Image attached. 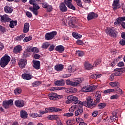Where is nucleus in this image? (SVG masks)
Instances as JSON below:
<instances>
[{"mask_svg": "<svg viewBox=\"0 0 125 125\" xmlns=\"http://www.w3.org/2000/svg\"><path fill=\"white\" fill-rule=\"evenodd\" d=\"M21 76L23 80H27V81H29V80H31L32 79V76L27 73L22 74Z\"/></svg>", "mask_w": 125, "mask_h": 125, "instance_id": "obj_29", "label": "nucleus"}, {"mask_svg": "<svg viewBox=\"0 0 125 125\" xmlns=\"http://www.w3.org/2000/svg\"><path fill=\"white\" fill-rule=\"evenodd\" d=\"M75 23H76V20L75 19H71L68 22V25L71 28L75 27Z\"/></svg>", "mask_w": 125, "mask_h": 125, "instance_id": "obj_28", "label": "nucleus"}, {"mask_svg": "<svg viewBox=\"0 0 125 125\" xmlns=\"http://www.w3.org/2000/svg\"><path fill=\"white\" fill-rule=\"evenodd\" d=\"M77 89L75 88H71L69 89V93H75L76 92H77Z\"/></svg>", "mask_w": 125, "mask_h": 125, "instance_id": "obj_52", "label": "nucleus"}, {"mask_svg": "<svg viewBox=\"0 0 125 125\" xmlns=\"http://www.w3.org/2000/svg\"><path fill=\"white\" fill-rule=\"evenodd\" d=\"M63 69L64 65L62 64H59L55 66V70H56V71H59V72H61V71H62V70H63Z\"/></svg>", "mask_w": 125, "mask_h": 125, "instance_id": "obj_25", "label": "nucleus"}, {"mask_svg": "<svg viewBox=\"0 0 125 125\" xmlns=\"http://www.w3.org/2000/svg\"><path fill=\"white\" fill-rule=\"evenodd\" d=\"M14 92L16 95L21 94V93H22V89H21L20 87H17L14 90Z\"/></svg>", "mask_w": 125, "mask_h": 125, "instance_id": "obj_33", "label": "nucleus"}, {"mask_svg": "<svg viewBox=\"0 0 125 125\" xmlns=\"http://www.w3.org/2000/svg\"><path fill=\"white\" fill-rule=\"evenodd\" d=\"M76 54L79 57H83L84 55V52L82 51L78 50L76 51Z\"/></svg>", "mask_w": 125, "mask_h": 125, "instance_id": "obj_37", "label": "nucleus"}, {"mask_svg": "<svg viewBox=\"0 0 125 125\" xmlns=\"http://www.w3.org/2000/svg\"><path fill=\"white\" fill-rule=\"evenodd\" d=\"M84 67L86 70H91L93 66H92V65L90 64L88 62H85V63L84 64Z\"/></svg>", "mask_w": 125, "mask_h": 125, "instance_id": "obj_34", "label": "nucleus"}, {"mask_svg": "<svg viewBox=\"0 0 125 125\" xmlns=\"http://www.w3.org/2000/svg\"><path fill=\"white\" fill-rule=\"evenodd\" d=\"M95 89V88L94 87V85H91V86H87L86 88V92H90L91 91H93Z\"/></svg>", "mask_w": 125, "mask_h": 125, "instance_id": "obj_38", "label": "nucleus"}, {"mask_svg": "<svg viewBox=\"0 0 125 125\" xmlns=\"http://www.w3.org/2000/svg\"><path fill=\"white\" fill-rule=\"evenodd\" d=\"M21 51H22V46L20 45H17L14 48L13 52L16 54L20 53Z\"/></svg>", "mask_w": 125, "mask_h": 125, "instance_id": "obj_18", "label": "nucleus"}, {"mask_svg": "<svg viewBox=\"0 0 125 125\" xmlns=\"http://www.w3.org/2000/svg\"><path fill=\"white\" fill-rule=\"evenodd\" d=\"M11 58L10 57L8 56L7 54H6L3 56L0 60V66L2 68H5L6 67L7 65H8V63L10 62Z\"/></svg>", "mask_w": 125, "mask_h": 125, "instance_id": "obj_2", "label": "nucleus"}, {"mask_svg": "<svg viewBox=\"0 0 125 125\" xmlns=\"http://www.w3.org/2000/svg\"><path fill=\"white\" fill-rule=\"evenodd\" d=\"M19 66L21 69L25 68L27 65V60L26 59H21L18 62Z\"/></svg>", "mask_w": 125, "mask_h": 125, "instance_id": "obj_11", "label": "nucleus"}, {"mask_svg": "<svg viewBox=\"0 0 125 125\" xmlns=\"http://www.w3.org/2000/svg\"><path fill=\"white\" fill-rule=\"evenodd\" d=\"M34 58L35 59H40V58H41V55L38 54H35L34 55Z\"/></svg>", "mask_w": 125, "mask_h": 125, "instance_id": "obj_62", "label": "nucleus"}, {"mask_svg": "<svg viewBox=\"0 0 125 125\" xmlns=\"http://www.w3.org/2000/svg\"><path fill=\"white\" fill-rule=\"evenodd\" d=\"M57 115H50L48 117L49 120H55Z\"/></svg>", "mask_w": 125, "mask_h": 125, "instance_id": "obj_56", "label": "nucleus"}, {"mask_svg": "<svg viewBox=\"0 0 125 125\" xmlns=\"http://www.w3.org/2000/svg\"><path fill=\"white\" fill-rule=\"evenodd\" d=\"M49 45H50V44L48 43V42H46L42 44V48L46 49L49 46Z\"/></svg>", "mask_w": 125, "mask_h": 125, "instance_id": "obj_43", "label": "nucleus"}, {"mask_svg": "<svg viewBox=\"0 0 125 125\" xmlns=\"http://www.w3.org/2000/svg\"><path fill=\"white\" fill-rule=\"evenodd\" d=\"M93 102V99H91V97L89 96L86 98V102H81L79 104L82 105V106H85V107H88V108H90L92 109V108L95 107L96 106V103L94 101V103L92 104Z\"/></svg>", "mask_w": 125, "mask_h": 125, "instance_id": "obj_1", "label": "nucleus"}, {"mask_svg": "<svg viewBox=\"0 0 125 125\" xmlns=\"http://www.w3.org/2000/svg\"><path fill=\"white\" fill-rule=\"evenodd\" d=\"M27 51L28 52H39V49L37 47H33L32 48V47L29 46L27 48Z\"/></svg>", "mask_w": 125, "mask_h": 125, "instance_id": "obj_24", "label": "nucleus"}, {"mask_svg": "<svg viewBox=\"0 0 125 125\" xmlns=\"http://www.w3.org/2000/svg\"><path fill=\"white\" fill-rule=\"evenodd\" d=\"M13 105V100L10 99L8 101H4L2 102V106L4 109H9L10 106Z\"/></svg>", "mask_w": 125, "mask_h": 125, "instance_id": "obj_7", "label": "nucleus"}, {"mask_svg": "<svg viewBox=\"0 0 125 125\" xmlns=\"http://www.w3.org/2000/svg\"><path fill=\"white\" fill-rule=\"evenodd\" d=\"M83 78H76L74 80V82H72V86H77L78 84H79V83H83Z\"/></svg>", "mask_w": 125, "mask_h": 125, "instance_id": "obj_16", "label": "nucleus"}, {"mask_svg": "<svg viewBox=\"0 0 125 125\" xmlns=\"http://www.w3.org/2000/svg\"><path fill=\"white\" fill-rule=\"evenodd\" d=\"M34 7L35 9H36V10L40 9V6L38 5V4H33V7H32V9H34Z\"/></svg>", "mask_w": 125, "mask_h": 125, "instance_id": "obj_54", "label": "nucleus"}, {"mask_svg": "<svg viewBox=\"0 0 125 125\" xmlns=\"http://www.w3.org/2000/svg\"><path fill=\"white\" fill-rule=\"evenodd\" d=\"M56 35H57V32L56 31L47 33L45 35V39L46 41H51Z\"/></svg>", "mask_w": 125, "mask_h": 125, "instance_id": "obj_5", "label": "nucleus"}, {"mask_svg": "<svg viewBox=\"0 0 125 125\" xmlns=\"http://www.w3.org/2000/svg\"><path fill=\"white\" fill-rule=\"evenodd\" d=\"M120 0H114L112 3V8L113 10L116 11L120 8Z\"/></svg>", "mask_w": 125, "mask_h": 125, "instance_id": "obj_14", "label": "nucleus"}, {"mask_svg": "<svg viewBox=\"0 0 125 125\" xmlns=\"http://www.w3.org/2000/svg\"><path fill=\"white\" fill-rule=\"evenodd\" d=\"M30 29V24L29 23H25L24 24L23 32V33H28Z\"/></svg>", "mask_w": 125, "mask_h": 125, "instance_id": "obj_27", "label": "nucleus"}, {"mask_svg": "<svg viewBox=\"0 0 125 125\" xmlns=\"http://www.w3.org/2000/svg\"><path fill=\"white\" fill-rule=\"evenodd\" d=\"M0 32L3 33H6V29H5V27L0 25Z\"/></svg>", "mask_w": 125, "mask_h": 125, "instance_id": "obj_48", "label": "nucleus"}, {"mask_svg": "<svg viewBox=\"0 0 125 125\" xmlns=\"http://www.w3.org/2000/svg\"><path fill=\"white\" fill-rule=\"evenodd\" d=\"M47 12H51L53 10V7L52 5H49L46 8Z\"/></svg>", "mask_w": 125, "mask_h": 125, "instance_id": "obj_47", "label": "nucleus"}, {"mask_svg": "<svg viewBox=\"0 0 125 125\" xmlns=\"http://www.w3.org/2000/svg\"><path fill=\"white\" fill-rule=\"evenodd\" d=\"M26 37V34H23L21 35H20V36H18L15 38V40L16 41H22V40H23V39Z\"/></svg>", "mask_w": 125, "mask_h": 125, "instance_id": "obj_39", "label": "nucleus"}, {"mask_svg": "<svg viewBox=\"0 0 125 125\" xmlns=\"http://www.w3.org/2000/svg\"><path fill=\"white\" fill-rule=\"evenodd\" d=\"M26 15L27 17H28V18H31L32 16H33V15H32V13L29 11H27L26 12Z\"/></svg>", "mask_w": 125, "mask_h": 125, "instance_id": "obj_58", "label": "nucleus"}, {"mask_svg": "<svg viewBox=\"0 0 125 125\" xmlns=\"http://www.w3.org/2000/svg\"><path fill=\"white\" fill-rule=\"evenodd\" d=\"M66 83L67 85H72V82L69 80H67L66 81Z\"/></svg>", "mask_w": 125, "mask_h": 125, "instance_id": "obj_63", "label": "nucleus"}, {"mask_svg": "<svg viewBox=\"0 0 125 125\" xmlns=\"http://www.w3.org/2000/svg\"><path fill=\"white\" fill-rule=\"evenodd\" d=\"M33 67L36 70H40L41 68V62L39 61H33Z\"/></svg>", "mask_w": 125, "mask_h": 125, "instance_id": "obj_21", "label": "nucleus"}, {"mask_svg": "<svg viewBox=\"0 0 125 125\" xmlns=\"http://www.w3.org/2000/svg\"><path fill=\"white\" fill-rule=\"evenodd\" d=\"M32 40H33V37L32 36L26 37L23 39V42H30V41H32Z\"/></svg>", "mask_w": 125, "mask_h": 125, "instance_id": "obj_45", "label": "nucleus"}, {"mask_svg": "<svg viewBox=\"0 0 125 125\" xmlns=\"http://www.w3.org/2000/svg\"><path fill=\"white\" fill-rule=\"evenodd\" d=\"M77 108L78 109L75 112V116H76V117L79 116V115H80V113L82 114L83 112V106L81 104H78L77 105ZM79 112L80 113H79Z\"/></svg>", "mask_w": 125, "mask_h": 125, "instance_id": "obj_10", "label": "nucleus"}, {"mask_svg": "<svg viewBox=\"0 0 125 125\" xmlns=\"http://www.w3.org/2000/svg\"><path fill=\"white\" fill-rule=\"evenodd\" d=\"M29 10H30V11H32L33 14H34V15H36V16H37V15L39 14V12L38 11V10L35 9V7H34L33 9L32 8V6L30 7Z\"/></svg>", "mask_w": 125, "mask_h": 125, "instance_id": "obj_40", "label": "nucleus"}, {"mask_svg": "<svg viewBox=\"0 0 125 125\" xmlns=\"http://www.w3.org/2000/svg\"><path fill=\"white\" fill-rule=\"evenodd\" d=\"M21 118V119H27L28 118V113L25 110H21L20 112Z\"/></svg>", "mask_w": 125, "mask_h": 125, "instance_id": "obj_26", "label": "nucleus"}, {"mask_svg": "<svg viewBox=\"0 0 125 125\" xmlns=\"http://www.w3.org/2000/svg\"><path fill=\"white\" fill-rule=\"evenodd\" d=\"M72 36L73 38H75V39H81L82 37H83L82 35L76 32H73Z\"/></svg>", "mask_w": 125, "mask_h": 125, "instance_id": "obj_36", "label": "nucleus"}, {"mask_svg": "<svg viewBox=\"0 0 125 125\" xmlns=\"http://www.w3.org/2000/svg\"><path fill=\"white\" fill-rule=\"evenodd\" d=\"M54 84L58 86H63L65 85V81L63 79L58 80L54 82Z\"/></svg>", "mask_w": 125, "mask_h": 125, "instance_id": "obj_20", "label": "nucleus"}, {"mask_svg": "<svg viewBox=\"0 0 125 125\" xmlns=\"http://www.w3.org/2000/svg\"><path fill=\"white\" fill-rule=\"evenodd\" d=\"M31 117L32 118H38V117H40V115H39L38 113H33L31 114Z\"/></svg>", "mask_w": 125, "mask_h": 125, "instance_id": "obj_61", "label": "nucleus"}, {"mask_svg": "<svg viewBox=\"0 0 125 125\" xmlns=\"http://www.w3.org/2000/svg\"><path fill=\"white\" fill-rule=\"evenodd\" d=\"M60 9L62 12H66V11H68V8L66 6V5L64 3H62L60 5Z\"/></svg>", "mask_w": 125, "mask_h": 125, "instance_id": "obj_23", "label": "nucleus"}, {"mask_svg": "<svg viewBox=\"0 0 125 125\" xmlns=\"http://www.w3.org/2000/svg\"><path fill=\"white\" fill-rule=\"evenodd\" d=\"M4 11L6 13H12L13 9L8 6H6L4 8Z\"/></svg>", "mask_w": 125, "mask_h": 125, "instance_id": "obj_30", "label": "nucleus"}, {"mask_svg": "<svg viewBox=\"0 0 125 125\" xmlns=\"http://www.w3.org/2000/svg\"><path fill=\"white\" fill-rule=\"evenodd\" d=\"M114 71L116 72L113 74L115 76H121L123 74V68H115Z\"/></svg>", "mask_w": 125, "mask_h": 125, "instance_id": "obj_19", "label": "nucleus"}, {"mask_svg": "<svg viewBox=\"0 0 125 125\" xmlns=\"http://www.w3.org/2000/svg\"><path fill=\"white\" fill-rule=\"evenodd\" d=\"M109 85L112 87H120V83L118 82H110Z\"/></svg>", "mask_w": 125, "mask_h": 125, "instance_id": "obj_31", "label": "nucleus"}, {"mask_svg": "<svg viewBox=\"0 0 125 125\" xmlns=\"http://www.w3.org/2000/svg\"><path fill=\"white\" fill-rule=\"evenodd\" d=\"M40 84H42V81H36L32 83V86L34 87L39 86Z\"/></svg>", "mask_w": 125, "mask_h": 125, "instance_id": "obj_41", "label": "nucleus"}, {"mask_svg": "<svg viewBox=\"0 0 125 125\" xmlns=\"http://www.w3.org/2000/svg\"><path fill=\"white\" fill-rule=\"evenodd\" d=\"M97 106L98 109H104V108L106 107V104L104 103H100Z\"/></svg>", "mask_w": 125, "mask_h": 125, "instance_id": "obj_42", "label": "nucleus"}, {"mask_svg": "<svg viewBox=\"0 0 125 125\" xmlns=\"http://www.w3.org/2000/svg\"><path fill=\"white\" fill-rule=\"evenodd\" d=\"M115 92L117 94H120V95L124 94V91H123V90L120 88L119 87H117V88H115Z\"/></svg>", "mask_w": 125, "mask_h": 125, "instance_id": "obj_35", "label": "nucleus"}, {"mask_svg": "<svg viewBox=\"0 0 125 125\" xmlns=\"http://www.w3.org/2000/svg\"><path fill=\"white\" fill-rule=\"evenodd\" d=\"M100 62H101V60H100V59H99L96 60V61L94 62L93 64V67H95V66H97V65H98V64H99Z\"/></svg>", "mask_w": 125, "mask_h": 125, "instance_id": "obj_49", "label": "nucleus"}, {"mask_svg": "<svg viewBox=\"0 0 125 125\" xmlns=\"http://www.w3.org/2000/svg\"><path fill=\"white\" fill-rule=\"evenodd\" d=\"M114 91H115V89H108L105 90L104 93V94H108L109 93H111V92H114Z\"/></svg>", "mask_w": 125, "mask_h": 125, "instance_id": "obj_46", "label": "nucleus"}, {"mask_svg": "<svg viewBox=\"0 0 125 125\" xmlns=\"http://www.w3.org/2000/svg\"><path fill=\"white\" fill-rule=\"evenodd\" d=\"M45 113H48V112H61L62 111V109L58 108L57 107H49V108H46L45 109Z\"/></svg>", "mask_w": 125, "mask_h": 125, "instance_id": "obj_9", "label": "nucleus"}, {"mask_svg": "<svg viewBox=\"0 0 125 125\" xmlns=\"http://www.w3.org/2000/svg\"><path fill=\"white\" fill-rule=\"evenodd\" d=\"M10 24L9 26L11 29H13L14 28V26H16L17 25V21H10Z\"/></svg>", "mask_w": 125, "mask_h": 125, "instance_id": "obj_32", "label": "nucleus"}, {"mask_svg": "<svg viewBox=\"0 0 125 125\" xmlns=\"http://www.w3.org/2000/svg\"><path fill=\"white\" fill-rule=\"evenodd\" d=\"M29 56H30L29 55L28 52L24 51L22 55V57H23V58H27V57H29Z\"/></svg>", "mask_w": 125, "mask_h": 125, "instance_id": "obj_53", "label": "nucleus"}, {"mask_svg": "<svg viewBox=\"0 0 125 125\" xmlns=\"http://www.w3.org/2000/svg\"><path fill=\"white\" fill-rule=\"evenodd\" d=\"M117 66H118V67H124V66H125V63H124V62H119L117 64Z\"/></svg>", "mask_w": 125, "mask_h": 125, "instance_id": "obj_60", "label": "nucleus"}, {"mask_svg": "<svg viewBox=\"0 0 125 125\" xmlns=\"http://www.w3.org/2000/svg\"><path fill=\"white\" fill-rule=\"evenodd\" d=\"M68 8H70V9H72V10H76V7L72 4V3H70L69 4H67L66 5Z\"/></svg>", "mask_w": 125, "mask_h": 125, "instance_id": "obj_44", "label": "nucleus"}, {"mask_svg": "<svg viewBox=\"0 0 125 125\" xmlns=\"http://www.w3.org/2000/svg\"><path fill=\"white\" fill-rule=\"evenodd\" d=\"M0 21L3 23H6V22H9L11 21V19L8 17V16L6 15H4L0 18Z\"/></svg>", "mask_w": 125, "mask_h": 125, "instance_id": "obj_17", "label": "nucleus"}, {"mask_svg": "<svg viewBox=\"0 0 125 125\" xmlns=\"http://www.w3.org/2000/svg\"><path fill=\"white\" fill-rule=\"evenodd\" d=\"M119 97H120V96H119V95L118 94H115L114 95H112L110 97V99L111 100H113L114 99H118V98H119Z\"/></svg>", "mask_w": 125, "mask_h": 125, "instance_id": "obj_50", "label": "nucleus"}, {"mask_svg": "<svg viewBox=\"0 0 125 125\" xmlns=\"http://www.w3.org/2000/svg\"><path fill=\"white\" fill-rule=\"evenodd\" d=\"M67 100L66 101L65 103L66 104H71L72 102H74V104H80L82 103V101H79V98L73 95H69L67 97Z\"/></svg>", "mask_w": 125, "mask_h": 125, "instance_id": "obj_3", "label": "nucleus"}, {"mask_svg": "<svg viewBox=\"0 0 125 125\" xmlns=\"http://www.w3.org/2000/svg\"><path fill=\"white\" fill-rule=\"evenodd\" d=\"M119 43L121 45L124 46V45H125V40L124 39L120 40L119 42Z\"/></svg>", "mask_w": 125, "mask_h": 125, "instance_id": "obj_59", "label": "nucleus"}, {"mask_svg": "<svg viewBox=\"0 0 125 125\" xmlns=\"http://www.w3.org/2000/svg\"><path fill=\"white\" fill-rule=\"evenodd\" d=\"M67 70L69 73H72L73 71H74V68H73V66H72V65H69L67 67Z\"/></svg>", "mask_w": 125, "mask_h": 125, "instance_id": "obj_51", "label": "nucleus"}, {"mask_svg": "<svg viewBox=\"0 0 125 125\" xmlns=\"http://www.w3.org/2000/svg\"><path fill=\"white\" fill-rule=\"evenodd\" d=\"M66 125H73V120H68L66 122Z\"/></svg>", "mask_w": 125, "mask_h": 125, "instance_id": "obj_64", "label": "nucleus"}, {"mask_svg": "<svg viewBox=\"0 0 125 125\" xmlns=\"http://www.w3.org/2000/svg\"><path fill=\"white\" fill-rule=\"evenodd\" d=\"M49 4H48V3H47V2H43L42 3V7H43V8H47V7L48 6Z\"/></svg>", "mask_w": 125, "mask_h": 125, "instance_id": "obj_57", "label": "nucleus"}, {"mask_svg": "<svg viewBox=\"0 0 125 125\" xmlns=\"http://www.w3.org/2000/svg\"><path fill=\"white\" fill-rule=\"evenodd\" d=\"M96 97V100L94 101L95 103H96V105H97L98 103H100V99H101V98L102 97V96L101 95V92L98 91L96 93L95 95Z\"/></svg>", "mask_w": 125, "mask_h": 125, "instance_id": "obj_13", "label": "nucleus"}, {"mask_svg": "<svg viewBox=\"0 0 125 125\" xmlns=\"http://www.w3.org/2000/svg\"><path fill=\"white\" fill-rule=\"evenodd\" d=\"M116 30V28L114 27H107L106 30V33L111 36V37H113V38H116L117 37V34H118V32Z\"/></svg>", "mask_w": 125, "mask_h": 125, "instance_id": "obj_4", "label": "nucleus"}, {"mask_svg": "<svg viewBox=\"0 0 125 125\" xmlns=\"http://www.w3.org/2000/svg\"><path fill=\"white\" fill-rule=\"evenodd\" d=\"M125 16L119 17L116 19V21L114 22V25H118L120 26L122 23L125 22Z\"/></svg>", "mask_w": 125, "mask_h": 125, "instance_id": "obj_12", "label": "nucleus"}, {"mask_svg": "<svg viewBox=\"0 0 125 125\" xmlns=\"http://www.w3.org/2000/svg\"><path fill=\"white\" fill-rule=\"evenodd\" d=\"M55 50L56 51H58L59 53H62L64 52L65 47H64L62 45H60L56 47Z\"/></svg>", "mask_w": 125, "mask_h": 125, "instance_id": "obj_22", "label": "nucleus"}, {"mask_svg": "<svg viewBox=\"0 0 125 125\" xmlns=\"http://www.w3.org/2000/svg\"><path fill=\"white\" fill-rule=\"evenodd\" d=\"M48 96L50 100H57V99H61V98H63L62 95H58L56 93H50L48 94Z\"/></svg>", "mask_w": 125, "mask_h": 125, "instance_id": "obj_6", "label": "nucleus"}, {"mask_svg": "<svg viewBox=\"0 0 125 125\" xmlns=\"http://www.w3.org/2000/svg\"><path fill=\"white\" fill-rule=\"evenodd\" d=\"M97 17H98V14H97V13L91 12L88 14L87 19L88 21H90V20H92V19H96Z\"/></svg>", "mask_w": 125, "mask_h": 125, "instance_id": "obj_8", "label": "nucleus"}, {"mask_svg": "<svg viewBox=\"0 0 125 125\" xmlns=\"http://www.w3.org/2000/svg\"><path fill=\"white\" fill-rule=\"evenodd\" d=\"M15 105L16 107L22 108V107H24L25 102H24V101L21 100H17L15 102Z\"/></svg>", "mask_w": 125, "mask_h": 125, "instance_id": "obj_15", "label": "nucleus"}, {"mask_svg": "<svg viewBox=\"0 0 125 125\" xmlns=\"http://www.w3.org/2000/svg\"><path fill=\"white\" fill-rule=\"evenodd\" d=\"M64 117H73V116H74V113H65L64 114Z\"/></svg>", "mask_w": 125, "mask_h": 125, "instance_id": "obj_55", "label": "nucleus"}]
</instances>
